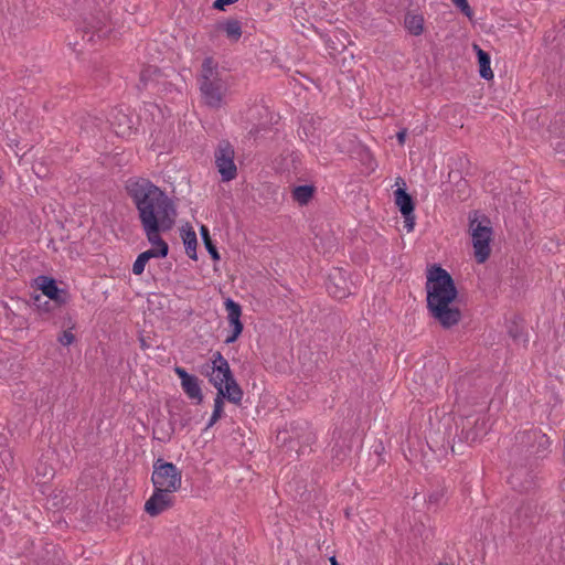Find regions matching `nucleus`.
Returning a JSON list of instances; mask_svg holds the SVG:
<instances>
[{
    "label": "nucleus",
    "instance_id": "1",
    "mask_svg": "<svg viewBox=\"0 0 565 565\" xmlns=\"http://www.w3.org/2000/svg\"><path fill=\"white\" fill-rule=\"evenodd\" d=\"M550 437L537 427L519 429L508 449L511 469L509 483L520 492H530L539 487L542 463L551 454Z\"/></svg>",
    "mask_w": 565,
    "mask_h": 565
},
{
    "label": "nucleus",
    "instance_id": "2",
    "mask_svg": "<svg viewBox=\"0 0 565 565\" xmlns=\"http://www.w3.org/2000/svg\"><path fill=\"white\" fill-rule=\"evenodd\" d=\"M143 232H170L177 218V207L164 190L150 179L134 177L125 183Z\"/></svg>",
    "mask_w": 565,
    "mask_h": 565
},
{
    "label": "nucleus",
    "instance_id": "3",
    "mask_svg": "<svg viewBox=\"0 0 565 565\" xmlns=\"http://www.w3.org/2000/svg\"><path fill=\"white\" fill-rule=\"evenodd\" d=\"M425 289L429 316L444 329L457 326L462 312L455 305L459 292L452 276L439 264H434L427 269Z\"/></svg>",
    "mask_w": 565,
    "mask_h": 565
},
{
    "label": "nucleus",
    "instance_id": "4",
    "mask_svg": "<svg viewBox=\"0 0 565 565\" xmlns=\"http://www.w3.org/2000/svg\"><path fill=\"white\" fill-rule=\"evenodd\" d=\"M199 85L204 104L211 108H220L227 90L225 82L220 77L217 63L213 57L203 60Z\"/></svg>",
    "mask_w": 565,
    "mask_h": 565
},
{
    "label": "nucleus",
    "instance_id": "5",
    "mask_svg": "<svg viewBox=\"0 0 565 565\" xmlns=\"http://www.w3.org/2000/svg\"><path fill=\"white\" fill-rule=\"evenodd\" d=\"M469 231L472 238L473 255L478 264L487 262L491 254V241L493 230L490 218L481 215L479 211L469 214Z\"/></svg>",
    "mask_w": 565,
    "mask_h": 565
},
{
    "label": "nucleus",
    "instance_id": "6",
    "mask_svg": "<svg viewBox=\"0 0 565 565\" xmlns=\"http://www.w3.org/2000/svg\"><path fill=\"white\" fill-rule=\"evenodd\" d=\"M151 482L153 488L177 492L182 484V471L172 462L158 458L153 462Z\"/></svg>",
    "mask_w": 565,
    "mask_h": 565
},
{
    "label": "nucleus",
    "instance_id": "7",
    "mask_svg": "<svg viewBox=\"0 0 565 565\" xmlns=\"http://www.w3.org/2000/svg\"><path fill=\"white\" fill-rule=\"evenodd\" d=\"M445 367L446 362L444 359H430L420 366H414L411 370V374L415 383L427 388H433L438 386L439 382L444 379Z\"/></svg>",
    "mask_w": 565,
    "mask_h": 565
},
{
    "label": "nucleus",
    "instance_id": "8",
    "mask_svg": "<svg viewBox=\"0 0 565 565\" xmlns=\"http://www.w3.org/2000/svg\"><path fill=\"white\" fill-rule=\"evenodd\" d=\"M541 511L535 499L522 500L510 518V526L521 531L530 530L540 521Z\"/></svg>",
    "mask_w": 565,
    "mask_h": 565
},
{
    "label": "nucleus",
    "instance_id": "9",
    "mask_svg": "<svg viewBox=\"0 0 565 565\" xmlns=\"http://www.w3.org/2000/svg\"><path fill=\"white\" fill-rule=\"evenodd\" d=\"M113 131L121 138H130L137 132L138 118L129 110L118 106L111 109L108 116Z\"/></svg>",
    "mask_w": 565,
    "mask_h": 565
},
{
    "label": "nucleus",
    "instance_id": "10",
    "mask_svg": "<svg viewBox=\"0 0 565 565\" xmlns=\"http://www.w3.org/2000/svg\"><path fill=\"white\" fill-rule=\"evenodd\" d=\"M234 149L227 140H221L214 152L215 164L223 182L232 181L237 175L234 162Z\"/></svg>",
    "mask_w": 565,
    "mask_h": 565
},
{
    "label": "nucleus",
    "instance_id": "11",
    "mask_svg": "<svg viewBox=\"0 0 565 565\" xmlns=\"http://www.w3.org/2000/svg\"><path fill=\"white\" fill-rule=\"evenodd\" d=\"M32 287L42 291V295L50 299L56 308H61L70 299L66 289L60 288L56 280L51 276L40 275L33 279Z\"/></svg>",
    "mask_w": 565,
    "mask_h": 565
},
{
    "label": "nucleus",
    "instance_id": "12",
    "mask_svg": "<svg viewBox=\"0 0 565 565\" xmlns=\"http://www.w3.org/2000/svg\"><path fill=\"white\" fill-rule=\"evenodd\" d=\"M479 418L471 420L468 417L461 419V431L457 435L458 440L454 438L451 445V451L454 454L457 451L462 452V444L471 445L480 438L481 434L486 433L484 420H481V425H479Z\"/></svg>",
    "mask_w": 565,
    "mask_h": 565
},
{
    "label": "nucleus",
    "instance_id": "13",
    "mask_svg": "<svg viewBox=\"0 0 565 565\" xmlns=\"http://www.w3.org/2000/svg\"><path fill=\"white\" fill-rule=\"evenodd\" d=\"M83 33V40L87 42H94L95 38L104 39L110 32L108 25V19L105 13L99 12L97 15H92L89 19H85L83 25L77 30Z\"/></svg>",
    "mask_w": 565,
    "mask_h": 565
},
{
    "label": "nucleus",
    "instance_id": "14",
    "mask_svg": "<svg viewBox=\"0 0 565 565\" xmlns=\"http://www.w3.org/2000/svg\"><path fill=\"white\" fill-rule=\"evenodd\" d=\"M173 491L153 488L152 495L145 503V512L150 516H158L174 505Z\"/></svg>",
    "mask_w": 565,
    "mask_h": 565
},
{
    "label": "nucleus",
    "instance_id": "15",
    "mask_svg": "<svg viewBox=\"0 0 565 565\" xmlns=\"http://www.w3.org/2000/svg\"><path fill=\"white\" fill-rule=\"evenodd\" d=\"M395 204L404 217V227L407 232L414 230L415 226V201L405 188H398L394 191Z\"/></svg>",
    "mask_w": 565,
    "mask_h": 565
},
{
    "label": "nucleus",
    "instance_id": "16",
    "mask_svg": "<svg viewBox=\"0 0 565 565\" xmlns=\"http://www.w3.org/2000/svg\"><path fill=\"white\" fill-rule=\"evenodd\" d=\"M224 305L227 311L228 324L231 327V333L226 337L224 343L231 344L237 341L244 330V324L241 321L242 307L231 298H227Z\"/></svg>",
    "mask_w": 565,
    "mask_h": 565
},
{
    "label": "nucleus",
    "instance_id": "17",
    "mask_svg": "<svg viewBox=\"0 0 565 565\" xmlns=\"http://www.w3.org/2000/svg\"><path fill=\"white\" fill-rule=\"evenodd\" d=\"M174 373L178 375V377L181 381V387L183 392L186 394V396L195 401V404H201L203 402V394L200 386V380L198 376L190 374L186 372V370L182 366H174Z\"/></svg>",
    "mask_w": 565,
    "mask_h": 565
},
{
    "label": "nucleus",
    "instance_id": "18",
    "mask_svg": "<svg viewBox=\"0 0 565 565\" xmlns=\"http://www.w3.org/2000/svg\"><path fill=\"white\" fill-rule=\"evenodd\" d=\"M211 362L210 383L213 386L223 384L225 380L234 375L227 360L220 351L213 353Z\"/></svg>",
    "mask_w": 565,
    "mask_h": 565
},
{
    "label": "nucleus",
    "instance_id": "19",
    "mask_svg": "<svg viewBox=\"0 0 565 565\" xmlns=\"http://www.w3.org/2000/svg\"><path fill=\"white\" fill-rule=\"evenodd\" d=\"M326 287L329 295L339 300L347 298L351 294L347 278L338 268L329 275Z\"/></svg>",
    "mask_w": 565,
    "mask_h": 565
},
{
    "label": "nucleus",
    "instance_id": "20",
    "mask_svg": "<svg viewBox=\"0 0 565 565\" xmlns=\"http://www.w3.org/2000/svg\"><path fill=\"white\" fill-rule=\"evenodd\" d=\"M148 242L152 245L151 248L142 252L141 254L146 256V260H150L151 258H164L169 254V245L161 237L163 232H143Z\"/></svg>",
    "mask_w": 565,
    "mask_h": 565
},
{
    "label": "nucleus",
    "instance_id": "21",
    "mask_svg": "<svg viewBox=\"0 0 565 565\" xmlns=\"http://www.w3.org/2000/svg\"><path fill=\"white\" fill-rule=\"evenodd\" d=\"M214 387L216 388L217 394L227 399L228 402L235 405L241 404L244 393L242 387L235 380L234 375L225 380L223 384L215 385Z\"/></svg>",
    "mask_w": 565,
    "mask_h": 565
},
{
    "label": "nucleus",
    "instance_id": "22",
    "mask_svg": "<svg viewBox=\"0 0 565 565\" xmlns=\"http://www.w3.org/2000/svg\"><path fill=\"white\" fill-rule=\"evenodd\" d=\"M216 30L224 32L232 43L238 42L243 34L242 24L237 19H226L225 21L218 22Z\"/></svg>",
    "mask_w": 565,
    "mask_h": 565
},
{
    "label": "nucleus",
    "instance_id": "23",
    "mask_svg": "<svg viewBox=\"0 0 565 565\" xmlns=\"http://www.w3.org/2000/svg\"><path fill=\"white\" fill-rule=\"evenodd\" d=\"M181 238L183 241L186 255L191 259L196 260L198 259V255H196L198 238H196V234L193 231V228L190 226L188 228L182 227Z\"/></svg>",
    "mask_w": 565,
    "mask_h": 565
},
{
    "label": "nucleus",
    "instance_id": "24",
    "mask_svg": "<svg viewBox=\"0 0 565 565\" xmlns=\"http://www.w3.org/2000/svg\"><path fill=\"white\" fill-rule=\"evenodd\" d=\"M477 58L479 63V74L483 79L490 81L493 78V72L491 70V60L489 53L480 49L478 45H473Z\"/></svg>",
    "mask_w": 565,
    "mask_h": 565
},
{
    "label": "nucleus",
    "instance_id": "25",
    "mask_svg": "<svg viewBox=\"0 0 565 565\" xmlns=\"http://www.w3.org/2000/svg\"><path fill=\"white\" fill-rule=\"evenodd\" d=\"M191 411L186 409L183 414L171 411L170 412V426H171V433H168L166 437H159V440H169L172 433L174 431L175 424H179L180 428H185L191 423Z\"/></svg>",
    "mask_w": 565,
    "mask_h": 565
},
{
    "label": "nucleus",
    "instance_id": "26",
    "mask_svg": "<svg viewBox=\"0 0 565 565\" xmlns=\"http://www.w3.org/2000/svg\"><path fill=\"white\" fill-rule=\"evenodd\" d=\"M424 17L423 14H415L407 12L404 18L405 29L415 36L420 35L424 32Z\"/></svg>",
    "mask_w": 565,
    "mask_h": 565
},
{
    "label": "nucleus",
    "instance_id": "27",
    "mask_svg": "<svg viewBox=\"0 0 565 565\" xmlns=\"http://www.w3.org/2000/svg\"><path fill=\"white\" fill-rule=\"evenodd\" d=\"M316 188L312 184L297 185L292 190V199L300 205H307L313 198Z\"/></svg>",
    "mask_w": 565,
    "mask_h": 565
},
{
    "label": "nucleus",
    "instance_id": "28",
    "mask_svg": "<svg viewBox=\"0 0 565 565\" xmlns=\"http://www.w3.org/2000/svg\"><path fill=\"white\" fill-rule=\"evenodd\" d=\"M31 303L36 308L40 313H50L54 309H57L54 303L44 297L42 294H34L31 296Z\"/></svg>",
    "mask_w": 565,
    "mask_h": 565
},
{
    "label": "nucleus",
    "instance_id": "29",
    "mask_svg": "<svg viewBox=\"0 0 565 565\" xmlns=\"http://www.w3.org/2000/svg\"><path fill=\"white\" fill-rule=\"evenodd\" d=\"M201 237H202L204 246H205L207 253L210 254L211 258L214 262H218L221 259L220 253L217 250V247L215 246V244L211 239L209 228L206 226H204V225L201 226Z\"/></svg>",
    "mask_w": 565,
    "mask_h": 565
},
{
    "label": "nucleus",
    "instance_id": "30",
    "mask_svg": "<svg viewBox=\"0 0 565 565\" xmlns=\"http://www.w3.org/2000/svg\"><path fill=\"white\" fill-rule=\"evenodd\" d=\"M224 397H222L221 395H218L216 393V396L214 398V407H213V412H212V415H211V418L206 425V428H211L213 425H215L222 417H223V414H224Z\"/></svg>",
    "mask_w": 565,
    "mask_h": 565
},
{
    "label": "nucleus",
    "instance_id": "31",
    "mask_svg": "<svg viewBox=\"0 0 565 565\" xmlns=\"http://www.w3.org/2000/svg\"><path fill=\"white\" fill-rule=\"evenodd\" d=\"M447 493V489L443 484H438L436 489L429 492L427 503L428 505H434L436 510L443 504L445 497Z\"/></svg>",
    "mask_w": 565,
    "mask_h": 565
},
{
    "label": "nucleus",
    "instance_id": "32",
    "mask_svg": "<svg viewBox=\"0 0 565 565\" xmlns=\"http://www.w3.org/2000/svg\"><path fill=\"white\" fill-rule=\"evenodd\" d=\"M159 73H160V71L156 66H148V67L143 68L140 72L138 88L146 89L148 86V83L152 78V76L157 75Z\"/></svg>",
    "mask_w": 565,
    "mask_h": 565
},
{
    "label": "nucleus",
    "instance_id": "33",
    "mask_svg": "<svg viewBox=\"0 0 565 565\" xmlns=\"http://www.w3.org/2000/svg\"><path fill=\"white\" fill-rule=\"evenodd\" d=\"M508 333L514 341L523 340V327L519 324L516 321H512L508 326Z\"/></svg>",
    "mask_w": 565,
    "mask_h": 565
},
{
    "label": "nucleus",
    "instance_id": "34",
    "mask_svg": "<svg viewBox=\"0 0 565 565\" xmlns=\"http://www.w3.org/2000/svg\"><path fill=\"white\" fill-rule=\"evenodd\" d=\"M149 260H146V256L141 253L137 256L136 260L132 264V273L136 276H140L145 271V267Z\"/></svg>",
    "mask_w": 565,
    "mask_h": 565
},
{
    "label": "nucleus",
    "instance_id": "35",
    "mask_svg": "<svg viewBox=\"0 0 565 565\" xmlns=\"http://www.w3.org/2000/svg\"><path fill=\"white\" fill-rule=\"evenodd\" d=\"M454 4L468 18H471L473 11L468 3V0H451Z\"/></svg>",
    "mask_w": 565,
    "mask_h": 565
},
{
    "label": "nucleus",
    "instance_id": "36",
    "mask_svg": "<svg viewBox=\"0 0 565 565\" xmlns=\"http://www.w3.org/2000/svg\"><path fill=\"white\" fill-rule=\"evenodd\" d=\"M71 329L72 328H70L68 330H64L57 339L58 342L64 347H67L75 341V335L72 333Z\"/></svg>",
    "mask_w": 565,
    "mask_h": 565
},
{
    "label": "nucleus",
    "instance_id": "37",
    "mask_svg": "<svg viewBox=\"0 0 565 565\" xmlns=\"http://www.w3.org/2000/svg\"><path fill=\"white\" fill-rule=\"evenodd\" d=\"M238 0H215L213 2V9L224 11L227 6H231Z\"/></svg>",
    "mask_w": 565,
    "mask_h": 565
},
{
    "label": "nucleus",
    "instance_id": "38",
    "mask_svg": "<svg viewBox=\"0 0 565 565\" xmlns=\"http://www.w3.org/2000/svg\"><path fill=\"white\" fill-rule=\"evenodd\" d=\"M406 136H407V129H406V128L401 129V130L396 134L397 141H398V143H399L401 146H403V145L405 143Z\"/></svg>",
    "mask_w": 565,
    "mask_h": 565
},
{
    "label": "nucleus",
    "instance_id": "39",
    "mask_svg": "<svg viewBox=\"0 0 565 565\" xmlns=\"http://www.w3.org/2000/svg\"><path fill=\"white\" fill-rule=\"evenodd\" d=\"M211 365L212 363H204L202 366H201V374L202 375H205L209 377V380L211 379Z\"/></svg>",
    "mask_w": 565,
    "mask_h": 565
},
{
    "label": "nucleus",
    "instance_id": "40",
    "mask_svg": "<svg viewBox=\"0 0 565 565\" xmlns=\"http://www.w3.org/2000/svg\"><path fill=\"white\" fill-rule=\"evenodd\" d=\"M140 348L142 350H146L149 348L148 343L146 342V340L143 338H140Z\"/></svg>",
    "mask_w": 565,
    "mask_h": 565
},
{
    "label": "nucleus",
    "instance_id": "41",
    "mask_svg": "<svg viewBox=\"0 0 565 565\" xmlns=\"http://www.w3.org/2000/svg\"><path fill=\"white\" fill-rule=\"evenodd\" d=\"M329 561H330V565H340V563L337 561V557H335V556H331V557L329 558Z\"/></svg>",
    "mask_w": 565,
    "mask_h": 565
},
{
    "label": "nucleus",
    "instance_id": "42",
    "mask_svg": "<svg viewBox=\"0 0 565 565\" xmlns=\"http://www.w3.org/2000/svg\"><path fill=\"white\" fill-rule=\"evenodd\" d=\"M439 565H448V564H443V563H439Z\"/></svg>",
    "mask_w": 565,
    "mask_h": 565
}]
</instances>
